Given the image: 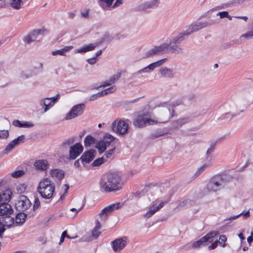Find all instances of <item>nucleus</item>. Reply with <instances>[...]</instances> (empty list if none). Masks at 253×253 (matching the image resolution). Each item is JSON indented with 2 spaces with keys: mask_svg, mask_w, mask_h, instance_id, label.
I'll list each match as a JSON object with an SVG mask.
<instances>
[{
  "mask_svg": "<svg viewBox=\"0 0 253 253\" xmlns=\"http://www.w3.org/2000/svg\"><path fill=\"white\" fill-rule=\"evenodd\" d=\"M37 191L42 198L50 199L55 191L54 183L48 178H43L39 182Z\"/></svg>",
  "mask_w": 253,
  "mask_h": 253,
  "instance_id": "f257e3e1",
  "label": "nucleus"
},
{
  "mask_svg": "<svg viewBox=\"0 0 253 253\" xmlns=\"http://www.w3.org/2000/svg\"><path fill=\"white\" fill-rule=\"evenodd\" d=\"M85 147L94 146L98 149L100 153L105 151L107 147L111 143V134L107 135L104 137L103 140L96 142L95 138L90 135H87L84 140Z\"/></svg>",
  "mask_w": 253,
  "mask_h": 253,
  "instance_id": "f03ea898",
  "label": "nucleus"
},
{
  "mask_svg": "<svg viewBox=\"0 0 253 253\" xmlns=\"http://www.w3.org/2000/svg\"><path fill=\"white\" fill-rule=\"evenodd\" d=\"M184 39V34L180 33L178 36L173 37L169 43L163 44L164 53L171 54L181 53L182 49L179 46V44L183 41Z\"/></svg>",
  "mask_w": 253,
  "mask_h": 253,
  "instance_id": "7ed1b4c3",
  "label": "nucleus"
},
{
  "mask_svg": "<svg viewBox=\"0 0 253 253\" xmlns=\"http://www.w3.org/2000/svg\"><path fill=\"white\" fill-rule=\"evenodd\" d=\"M157 122L158 121L151 119L148 114H143L139 115L133 121V124L135 126L140 128L148 125H151L153 124H156Z\"/></svg>",
  "mask_w": 253,
  "mask_h": 253,
  "instance_id": "20e7f679",
  "label": "nucleus"
},
{
  "mask_svg": "<svg viewBox=\"0 0 253 253\" xmlns=\"http://www.w3.org/2000/svg\"><path fill=\"white\" fill-rule=\"evenodd\" d=\"M125 183V181L122 178L121 172L114 171L112 172V192L121 190Z\"/></svg>",
  "mask_w": 253,
  "mask_h": 253,
  "instance_id": "39448f33",
  "label": "nucleus"
},
{
  "mask_svg": "<svg viewBox=\"0 0 253 253\" xmlns=\"http://www.w3.org/2000/svg\"><path fill=\"white\" fill-rule=\"evenodd\" d=\"M218 234V231H211L202 237L199 240L194 242L192 245V247L198 249L202 246H206L208 243H211L213 241V238Z\"/></svg>",
  "mask_w": 253,
  "mask_h": 253,
  "instance_id": "423d86ee",
  "label": "nucleus"
},
{
  "mask_svg": "<svg viewBox=\"0 0 253 253\" xmlns=\"http://www.w3.org/2000/svg\"><path fill=\"white\" fill-rule=\"evenodd\" d=\"M32 203L27 196H20L15 204V208L19 211L25 212L31 208Z\"/></svg>",
  "mask_w": 253,
  "mask_h": 253,
  "instance_id": "0eeeda50",
  "label": "nucleus"
},
{
  "mask_svg": "<svg viewBox=\"0 0 253 253\" xmlns=\"http://www.w3.org/2000/svg\"><path fill=\"white\" fill-rule=\"evenodd\" d=\"M207 186L208 190L211 192H216L224 187L221 180L218 175L212 177Z\"/></svg>",
  "mask_w": 253,
  "mask_h": 253,
  "instance_id": "6e6552de",
  "label": "nucleus"
},
{
  "mask_svg": "<svg viewBox=\"0 0 253 253\" xmlns=\"http://www.w3.org/2000/svg\"><path fill=\"white\" fill-rule=\"evenodd\" d=\"M84 103H80L74 105L66 114L65 119L71 120L81 115L84 113Z\"/></svg>",
  "mask_w": 253,
  "mask_h": 253,
  "instance_id": "1a4fd4ad",
  "label": "nucleus"
},
{
  "mask_svg": "<svg viewBox=\"0 0 253 253\" xmlns=\"http://www.w3.org/2000/svg\"><path fill=\"white\" fill-rule=\"evenodd\" d=\"M129 122L128 120H126V121L120 120L118 122L115 121L112 125V127L114 131H116L120 134H124L127 131L128 128V123Z\"/></svg>",
  "mask_w": 253,
  "mask_h": 253,
  "instance_id": "9d476101",
  "label": "nucleus"
},
{
  "mask_svg": "<svg viewBox=\"0 0 253 253\" xmlns=\"http://www.w3.org/2000/svg\"><path fill=\"white\" fill-rule=\"evenodd\" d=\"M174 115V110L173 107L172 109L170 108H165L163 109L160 114L159 120H157L156 121H158L157 123H165L168 122Z\"/></svg>",
  "mask_w": 253,
  "mask_h": 253,
  "instance_id": "9b49d317",
  "label": "nucleus"
},
{
  "mask_svg": "<svg viewBox=\"0 0 253 253\" xmlns=\"http://www.w3.org/2000/svg\"><path fill=\"white\" fill-rule=\"evenodd\" d=\"M126 244L127 238L126 237L117 238L112 242L113 250L116 253H120V251L126 246Z\"/></svg>",
  "mask_w": 253,
  "mask_h": 253,
  "instance_id": "f8f14e48",
  "label": "nucleus"
},
{
  "mask_svg": "<svg viewBox=\"0 0 253 253\" xmlns=\"http://www.w3.org/2000/svg\"><path fill=\"white\" fill-rule=\"evenodd\" d=\"M101 189L105 192H111V173L103 174L100 179Z\"/></svg>",
  "mask_w": 253,
  "mask_h": 253,
  "instance_id": "ddd939ff",
  "label": "nucleus"
},
{
  "mask_svg": "<svg viewBox=\"0 0 253 253\" xmlns=\"http://www.w3.org/2000/svg\"><path fill=\"white\" fill-rule=\"evenodd\" d=\"M207 25V22H197L192 23L188 26L186 32L184 33H181V34H184V37L185 36H188L194 32L198 31V30L203 28L206 27Z\"/></svg>",
  "mask_w": 253,
  "mask_h": 253,
  "instance_id": "4468645a",
  "label": "nucleus"
},
{
  "mask_svg": "<svg viewBox=\"0 0 253 253\" xmlns=\"http://www.w3.org/2000/svg\"><path fill=\"white\" fill-rule=\"evenodd\" d=\"M83 147L80 143H77L71 146L69 149V158L76 159L83 152Z\"/></svg>",
  "mask_w": 253,
  "mask_h": 253,
  "instance_id": "2eb2a0df",
  "label": "nucleus"
},
{
  "mask_svg": "<svg viewBox=\"0 0 253 253\" xmlns=\"http://www.w3.org/2000/svg\"><path fill=\"white\" fill-rule=\"evenodd\" d=\"M7 202H2L0 204V216H7L11 215L13 210L10 205Z\"/></svg>",
  "mask_w": 253,
  "mask_h": 253,
  "instance_id": "dca6fc26",
  "label": "nucleus"
},
{
  "mask_svg": "<svg viewBox=\"0 0 253 253\" xmlns=\"http://www.w3.org/2000/svg\"><path fill=\"white\" fill-rule=\"evenodd\" d=\"M232 106L233 107L231 108V111L222 115L221 117L218 118V120L230 121L237 115H239L240 113L243 112V110L240 111L239 112H238V111L237 110H235L233 109V107L235 106V105L234 104H233Z\"/></svg>",
  "mask_w": 253,
  "mask_h": 253,
  "instance_id": "f3484780",
  "label": "nucleus"
},
{
  "mask_svg": "<svg viewBox=\"0 0 253 253\" xmlns=\"http://www.w3.org/2000/svg\"><path fill=\"white\" fill-rule=\"evenodd\" d=\"M96 155V151L91 149L85 152L81 156L80 160L83 163H89L91 161Z\"/></svg>",
  "mask_w": 253,
  "mask_h": 253,
  "instance_id": "a211bd4d",
  "label": "nucleus"
},
{
  "mask_svg": "<svg viewBox=\"0 0 253 253\" xmlns=\"http://www.w3.org/2000/svg\"><path fill=\"white\" fill-rule=\"evenodd\" d=\"M49 166V164L47 161L44 159L36 160L34 163L36 169L40 171H46Z\"/></svg>",
  "mask_w": 253,
  "mask_h": 253,
  "instance_id": "6ab92c4d",
  "label": "nucleus"
},
{
  "mask_svg": "<svg viewBox=\"0 0 253 253\" xmlns=\"http://www.w3.org/2000/svg\"><path fill=\"white\" fill-rule=\"evenodd\" d=\"M159 0H152L150 1H147L138 7L139 10H146L149 8H154L158 6Z\"/></svg>",
  "mask_w": 253,
  "mask_h": 253,
  "instance_id": "aec40b11",
  "label": "nucleus"
},
{
  "mask_svg": "<svg viewBox=\"0 0 253 253\" xmlns=\"http://www.w3.org/2000/svg\"><path fill=\"white\" fill-rule=\"evenodd\" d=\"M42 31L41 30H36L33 31L25 37V42L27 44H30L32 42L35 41L37 39L38 36L41 34Z\"/></svg>",
  "mask_w": 253,
  "mask_h": 253,
  "instance_id": "412c9836",
  "label": "nucleus"
},
{
  "mask_svg": "<svg viewBox=\"0 0 253 253\" xmlns=\"http://www.w3.org/2000/svg\"><path fill=\"white\" fill-rule=\"evenodd\" d=\"M160 53H164V48H163L162 44L158 46H155L153 48L147 51L145 53V57H150L155 54H159Z\"/></svg>",
  "mask_w": 253,
  "mask_h": 253,
  "instance_id": "4be33fe9",
  "label": "nucleus"
},
{
  "mask_svg": "<svg viewBox=\"0 0 253 253\" xmlns=\"http://www.w3.org/2000/svg\"><path fill=\"white\" fill-rule=\"evenodd\" d=\"M95 223V226L91 231V236L89 237V239H85V240L90 241L92 240V238L96 239L100 235L101 233L99 231V229L101 228V224L98 220H96Z\"/></svg>",
  "mask_w": 253,
  "mask_h": 253,
  "instance_id": "5701e85b",
  "label": "nucleus"
},
{
  "mask_svg": "<svg viewBox=\"0 0 253 253\" xmlns=\"http://www.w3.org/2000/svg\"><path fill=\"white\" fill-rule=\"evenodd\" d=\"M49 174L51 177L58 180L62 179L64 176V171L58 169H52L50 170Z\"/></svg>",
  "mask_w": 253,
  "mask_h": 253,
  "instance_id": "b1692460",
  "label": "nucleus"
},
{
  "mask_svg": "<svg viewBox=\"0 0 253 253\" xmlns=\"http://www.w3.org/2000/svg\"><path fill=\"white\" fill-rule=\"evenodd\" d=\"M52 102L50 101L49 98H44L41 99L39 101V104L41 107L44 106V112H47L50 108L53 107Z\"/></svg>",
  "mask_w": 253,
  "mask_h": 253,
  "instance_id": "393cba45",
  "label": "nucleus"
},
{
  "mask_svg": "<svg viewBox=\"0 0 253 253\" xmlns=\"http://www.w3.org/2000/svg\"><path fill=\"white\" fill-rule=\"evenodd\" d=\"M110 211L111 205L104 208L98 214L101 221H105L108 218L109 213Z\"/></svg>",
  "mask_w": 253,
  "mask_h": 253,
  "instance_id": "a878e982",
  "label": "nucleus"
},
{
  "mask_svg": "<svg viewBox=\"0 0 253 253\" xmlns=\"http://www.w3.org/2000/svg\"><path fill=\"white\" fill-rule=\"evenodd\" d=\"M27 0H10V5L15 9L22 8Z\"/></svg>",
  "mask_w": 253,
  "mask_h": 253,
  "instance_id": "bb28decb",
  "label": "nucleus"
},
{
  "mask_svg": "<svg viewBox=\"0 0 253 253\" xmlns=\"http://www.w3.org/2000/svg\"><path fill=\"white\" fill-rule=\"evenodd\" d=\"M12 125L19 127H31L34 125L30 122H20L18 120H15L12 122Z\"/></svg>",
  "mask_w": 253,
  "mask_h": 253,
  "instance_id": "cd10ccee",
  "label": "nucleus"
},
{
  "mask_svg": "<svg viewBox=\"0 0 253 253\" xmlns=\"http://www.w3.org/2000/svg\"><path fill=\"white\" fill-rule=\"evenodd\" d=\"M97 46V44L90 43L88 45H86L81 48L77 49L76 51V53H85L87 51H91L94 49L95 47Z\"/></svg>",
  "mask_w": 253,
  "mask_h": 253,
  "instance_id": "c85d7f7f",
  "label": "nucleus"
},
{
  "mask_svg": "<svg viewBox=\"0 0 253 253\" xmlns=\"http://www.w3.org/2000/svg\"><path fill=\"white\" fill-rule=\"evenodd\" d=\"M1 221L5 228H10L14 225L15 221L14 218L11 217L10 215H7L1 219Z\"/></svg>",
  "mask_w": 253,
  "mask_h": 253,
  "instance_id": "c756f323",
  "label": "nucleus"
},
{
  "mask_svg": "<svg viewBox=\"0 0 253 253\" xmlns=\"http://www.w3.org/2000/svg\"><path fill=\"white\" fill-rule=\"evenodd\" d=\"M12 192L10 190L6 189L1 194L0 193V204L4 202H8L10 200Z\"/></svg>",
  "mask_w": 253,
  "mask_h": 253,
  "instance_id": "7c9ffc66",
  "label": "nucleus"
},
{
  "mask_svg": "<svg viewBox=\"0 0 253 253\" xmlns=\"http://www.w3.org/2000/svg\"><path fill=\"white\" fill-rule=\"evenodd\" d=\"M73 48V46H66L64 47L63 48L52 52V55L55 56L57 55H60L61 56H66V52L69 51Z\"/></svg>",
  "mask_w": 253,
  "mask_h": 253,
  "instance_id": "2f4dec72",
  "label": "nucleus"
},
{
  "mask_svg": "<svg viewBox=\"0 0 253 253\" xmlns=\"http://www.w3.org/2000/svg\"><path fill=\"white\" fill-rule=\"evenodd\" d=\"M161 75L165 78H172L173 77L172 71L170 69L162 67L159 69Z\"/></svg>",
  "mask_w": 253,
  "mask_h": 253,
  "instance_id": "473e14b6",
  "label": "nucleus"
},
{
  "mask_svg": "<svg viewBox=\"0 0 253 253\" xmlns=\"http://www.w3.org/2000/svg\"><path fill=\"white\" fill-rule=\"evenodd\" d=\"M27 216V213L25 212L19 211V212L16 214L15 220V223L17 224H23L25 222Z\"/></svg>",
  "mask_w": 253,
  "mask_h": 253,
  "instance_id": "72a5a7b5",
  "label": "nucleus"
},
{
  "mask_svg": "<svg viewBox=\"0 0 253 253\" xmlns=\"http://www.w3.org/2000/svg\"><path fill=\"white\" fill-rule=\"evenodd\" d=\"M190 121V118L188 116L180 118L174 122L175 124V127L177 128L180 127L183 125L188 123Z\"/></svg>",
  "mask_w": 253,
  "mask_h": 253,
  "instance_id": "f704fd0d",
  "label": "nucleus"
},
{
  "mask_svg": "<svg viewBox=\"0 0 253 253\" xmlns=\"http://www.w3.org/2000/svg\"><path fill=\"white\" fill-rule=\"evenodd\" d=\"M218 175L220 178L224 187L228 182L230 181L233 178V176L231 174L228 173L223 174L221 175L219 174Z\"/></svg>",
  "mask_w": 253,
  "mask_h": 253,
  "instance_id": "c9c22d12",
  "label": "nucleus"
},
{
  "mask_svg": "<svg viewBox=\"0 0 253 253\" xmlns=\"http://www.w3.org/2000/svg\"><path fill=\"white\" fill-rule=\"evenodd\" d=\"M211 165V164L210 163H208L207 164H205L203 165L201 167L199 168L195 174L193 175V177L194 178H196L198 177L199 175H200L202 172H203L207 168L210 167Z\"/></svg>",
  "mask_w": 253,
  "mask_h": 253,
  "instance_id": "e433bc0d",
  "label": "nucleus"
},
{
  "mask_svg": "<svg viewBox=\"0 0 253 253\" xmlns=\"http://www.w3.org/2000/svg\"><path fill=\"white\" fill-rule=\"evenodd\" d=\"M153 66L151 65V64H149L147 66L144 67V68L140 69L138 70V71L136 72L134 74L136 75H137L138 74H140L142 73H150L151 71L154 70V69L152 67Z\"/></svg>",
  "mask_w": 253,
  "mask_h": 253,
  "instance_id": "4c0bfd02",
  "label": "nucleus"
},
{
  "mask_svg": "<svg viewBox=\"0 0 253 253\" xmlns=\"http://www.w3.org/2000/svg\"><path fill=\"white\" fill-rule=\"evenodd\" d=\"M99 4L104 9L111 7V0H99Z\"/></svg>",
  "mask_w": 253,
  "mask_h": 253,
  "instance_id": "58836bf2",
  "label": "nucleus"
},
{
  "mask_svg": "<svg viewBox=\"0 0 253 253\" xmlns=\"http://www.w3.org/2000/svg\"><path fill=\"white\" fill-rule=\"evenodd\" d=\"M74 143V138L73 137L68 138L65 140L62 143V146L65 148H67L68 147H71L73 145Z\"/></svg>",
  "mask_w": 253,
  "mask_h": 253,
  "instance_id": "ea45409f",
  "label": "nucleus"
},
{
  "mask_svg": "<svg viewBox=\"0 0 253 253\" xmlns=\"http://www.w3.org/2000/svg\"><path fill=\"white\" fill-rule=\"evenodd\" d=\"M25 141V136L24 135H22L16 139L12 140L11 142L13 144L16 146L19 145L21 143H23Z\"/></svg>",
  "mask_w": 253,
  "mask_h": 253,
  "instance_id": "a19ab883",
  "label": "nucleus"
},
{
  "mask_svg": "<svg viewBox=\"0 0 253 253\" xmlns=\"http://www.w3.org/2000/svg\"><path fill=\"white\" fill-rule=\"evenodd\" d=\"M157 211L155 208V205H154L153 206L150 208L149 211L144 214V216L147 218H149L153 215Z\"/></svg>",
  "mask_w": 253,
  "mask_h": 253,
  "instance_id": "79ce46f5",
  "label": "nucleus"
},
{
  "mask_svg": "<svg viewBox=\"0 0 253 253\" xmlns=\"http://www.w3.org/2000/svg\"><path fill=\"white\" fill-rule=\"evenodd\" d=\"M242 38H244L246 40H250L253 38V31L252 29L249 31H248L245 34H242L240 36V39H242Z\"/></svg>",
  "mask_w": 253,
  "mask_h": 253,
  "instance_id": "37998d69",
  "label": "nucleus"
},
{
  "mask_svg": "<svg viewBox=\"0 0 253 253\" xmlns=\"http://www.w3.org/2000/svg\"><path fill=\"white\" fill-rule=\"evenodd\" d=\"M15 147V146L12 143V142L11 141L8 145L6 147L5 149L3 151V154H7L10 152H11L14 148Z\"/></svg>",
  "mask_w": 253,
  "mask_h": 253,
  "instance_id": "c03bdc74",
  "label": "nucleus"
},
{
  "mask_svg": "<svg viewBox=\"0 0 253 253\" xmlns=\"http://www.w3.org/2000/svg\"><path fill=\"white\" fill-rule=\"evenodd\" d=\"M188 201V199H183L179 201V204L177 206V208L181 209L185 207L187 204Z\"/></svg>",
  "mask_w": 253,
  "mask_h": 253,
  "instance_id": "a18cd8bd",
  "label": "nucleus"
},
{
  "mask_svg": "<svg viewBox=\"0 0 253 253\" xmlns=\"http://www.w3.org/2000/svg\"><path fill=\"white\" fill-rule=\"evenodd\" d=\"M122 72L118 71L112 77V84L116 83L121 77Z\"/></svg>",
  "mask_w": 253,
  "mask_h": 253,
  "instance_id": "49530a36",
  "label": "nucleus"
},
{
  "mask_svg": "<svg viewBox=\"0 0 253 253\" xmlns=\"http://www.w3.org/2000/svg\"><path fill=\"white\" fill-rule=\"evenodd\" d=\"M219 243L218 244L220 245L222 247H225L226 246L225 242L227 240V238L225 235H221L219 237Z\"/></svg>",
  "mask_w": 253,
  "mask_h": 253,
  "instance_id": "de8ad7c7",
  "label": "nucleus"
},
{
  "mask_svg": "<svg viewBox=\"0 0 253 253\" xmlns=\"http://www.w3.org/2000/svg\"><path fill=\"white\" fill-rule=\"evenodd\" d=\"M24 174V171L21 170L15 171L11 173V176L14 178H19Z\"/></svg>",
  "mask_w": 253,
  "mask_h": 253,
  "instance_id": "09e8293b",
  "label": "nucleus"
},
{
  "mask_svg": "<svg viewBox=\"0 0 253 253\" xmlns=\"http://www.w3.org/2000/svg\"><path fill=\"white\" fill-rule=\"evenodd\" d=\"M104 160L103 158H98L93 161L92 166L94 167L99 166L104 163Z\"/></svg>",
  "mask_w": 253,
  "mask_h": 253,
  "instance_id": "8fccbe9b",
  "label": "nucleus"
},
{
  "mask_svg": "<svg viewBox=\"0 0 253 253\" xmlns=\"http://www.w3.org/2000/svg\"><path fill=\"white\" fill-rule=\"evenodd\" d=\"M216 145V142H212L210 145V148L208 149L207 151V158L214 151L215 146Z\"/></svg>",
  "mask_w": 253,
  "mask_h": 253,
  "instance_id": "3c124183",
  "label": "nucleus"
},
{
  "mask_svg": "<svg viewBox=\"0 0 253 253\" xmlns=\"http://www.w3.org/2000/svg\"><path fill=\"white\" fill-rule=\"evenodd\" d=\"M5 230L6 228L1 221V218H0V238H2Z\"/></svg>",
  "mask_w": 253,
  "mask_h": 253,
  "instance_id": "603ef678",
  "label": "nucleus"
},
{
  "mask_svg": "<svg viewBox=\"0 0 253 253\" xmlns=\"http://www.w3.org/2000/svg\"><path fill=\"white\" fill-rule=\"evenodd\" d=\"M111 93V87H109L101 92H98V96L100 97L108 95Z\"/></svg>",
  "mask_w": 253,
  "mask_h": 253,
  "instance_id": "864d4df0",
  "label": "nucleus"
},
{
  "mask_svg": "<svg viewBox=\"0 0 253 253\" xmlns=\"http://www.w3.org/2000/svg\"><path fill=\"white\" fill-rule=\"evenodd\" d=\"M164 133L161 130H158L151 134V136L153 138H157L158 137L164 135Z\"/></svg>",
  "mask_w": 253,
  "mask_h": 253,
  "instance_id": "5fc2aeb1",
  "label": "nucleus"
},
{
  "mask_svg": "<svg viewBox=\"0 0 253 253\" xmlns=\"http://www.w3.org/2000/svg\"><path fill=\"white\" fill-rule=\"evenodd\" d=\"M16 189L19 193H22L25 191L26 186L24 184H20L17 186Z\"/></svg>",
  "mask_w": 253,
  "mask_h": 253,
  "instance_id": "6e6d98bb",
  "label": "nucleus"
},
{
  "mask_svg": "<svg viewBox=\"0 0 253 253\" xmlns=\"http://www.w3.org/2000/svg\"><path fill=\"white\" fill-rule=\"evenodd\" d=\"M165 59H162L159 61L151 63V65L153 66V68L154 69L156 67L160 66L163 63Z\"/></svg>",
  "mask_w": 253,
  "mask_h": 253,
  "instance_id": "4d7b16f0",
  "label": "nucleus"
},
{
  "mask_svg": "<svg viewBox=\"0 0 253 253\" xmlns=\"http://www.w3.org/2000/svg\"><path fill=\"white\" fill-rule=\"evenodd\" d=\"M123 203H121L120 202L112 204V211L119 209L123 206Z\"/></svg>",
  "mask_w": 253,
  "mask_h": 253,
  "instance_id": "13d9d810",
  "label": "nucleus"
},
{
  "mask_svg": "<svg viewBox=\"0 0 253 253\" xmlns=\"http://www.w3.org/2000/svg\"><path fill=\"white\" fill-rule=\"evenodd\" d=\"M40 201L38 198H36L35 199L34 204L33 207V210H37L40 207Z\"/></svg>",
  "mask_w": 253,
  "mask_h": 253,
  "instance_id": "bf43d9fd",
  "label": "nucleus"
},
{
  "mask_svg": "<svg viewBox=\"0 0 253 253\" xmlns=\"http://www.w3.org/2000/svg\"><path fill=\"white\" fill-rule=\"evenodd\" d=\"M195 98V95L194 93H189L184 97V99L188 101H192Z\"/></svg>",
  "mask_w": 253,
  "mask_h": 253,
  "instance_id": "052dcab7",
  "label": "nucleus"
},
{
  "mask_svg": "<svg viewBox=\"0 0 253 253\" xmlns=\"http://www.w3.org/2000/svg\"><path fill=\"white\" fill-rule=\"evenodd\" d=\"M31 76L30 74H29L26 72H22L20 74V77L23 80L28 79Z\"/></svg>",
  "mask_w": 253,
  "mask_h": 253,
  "instance_id": "680f3d73",
  "label": "nucleus"
},
{
  "mask_svg": "<svg viewBox=\"0 0 253 253\" xmlns=\"http://www.w3.org/2000/svg\"><path fill=\"white\" fill-rule=\"evenodd\" d=\"M9 135V133L8 130H0V138H6Z\"/></svg>",
  "mask_w": 253,
  "mask_h": 253,
  "instance_id": "e2e57ef3",
  "label": "nucleus"
},
{
  "mask_svg": "<svg viewBox=\"0 0 253 253\" xmlns=\"http://www.w3.org/2000/svg\"><path fill=\"white\" fill-rule=\"evenodd\" d=\"M218 243H219V241L216 240L212 244H211L210 246H209V249L210 250H211L215 249L217 247Z\"/></svg>",
  "mask_w": 253,
  "mask_h": 253,
  "instance_id": "0e129e2a",
  "label": "nucleus"
},
{
  "mask_svg": "<svg viewBox=\"0 0 253 253\" xmlns=\"http://www.w3.org/2000/svg\"><path fill=\"white\" fill-rule=\"evenodd\" d=\"M217 15H219L220 18H223L228 16V12L226 11L219 12L217 14Z\"/></svg>",
  "mask_w": 253,
  "mask_h": 253,
  "instance_id": "69168bd1",
  "label": "nucleus"
},
{
  "mask_svg": "<svg viewBox=\"0 0 253 253\" xmlns=\"http://www.w3.org/2000/svg\"><path fill=\"white\" fill-rule=\"evenodd\" d=\"M126 36L124 34L120 33L118 34L115 35V34H113V38H116L117 39H124L126 38Z\"/></svg>",
  "mask_w": 253,
  "mask_h": 253,
  "instance_id": "338daca9",
  "label": "nucleus"
},
{
  "mask_svg": "<svg viewBox=\"0 0 253 253\" xmlns=\"http://www.w3.org/2000/svg\"><path fill=\"white\" fill-rule=\"evenodd\" d=\"M123 3V0H116V1L114 3L112 8H115L119 6Z\"/></svg>",
  "mask_w": 253,
  "mask_h": 253,
  "instance_id": "774afa93",
  "label": "nucleus"
}]
</instances>
